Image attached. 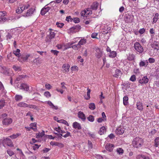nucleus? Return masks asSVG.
Masks as SVG:
<instances>
[{
  "label": "nucleus",
  "instance_id": "f257e3e1",
  "mask_svg": "<svg viewBox=\"0 0 159 159\" xmlns=\"http://www.w3.org/2000/svg\"><path fill=\"white\" fill-rule=\"evenodd\" d=\"M157 39L156 36L154 35H151L149 43H151L152 48L154 50L158 51L159 50V43L156 41Z\"/></svg>",
  "mask_w": 159,
  "mask_h": 159
},
{
  "label": "nucleus",
  "instance_id": "f03ea898",
  "mask_svg": "<svg viewBox=\"0 0 159 159\" xmlns=\"http://www.w3.org/2000/svg\"><path fill=\"white\" fill-rule=\"evenodd\" d=\"M143 143V139L139 137L134 139L132 142V145L134 148H138L141 147Z\"/></svg>",
  "mask_w": 159,
  "mask_h": 159
},
{
  "label": "nucleus",
  "instance_id": "7ed1b4c3",
  "mask_svg": "<svg viewBox=\"0 0 159 159\" xmlns=\"http://www.w3.org/2000/svg\"><path fill=\"white\" fill-rule=\"evenodd\" d=\"M134 47L135 50L139 54L142 53L144 51L143 47L139 42L135 43L134 44Z\"/></svg>",
  "mask_w": 159,
  "mask_h": 159
},
{
  "label": "nucleus",
  "instance_id": "20e7f679",
  "mask_svg": "<svg viewBox=\"0 0 159 159\" xmlns=\"http://www.w3.org/2000/svg\"><path fill=\"white\" fill-rule=\"evenodd\" d=\"M0 143H2L3 145L6 144L9 147L13 146V143L11 140L8 138H4L1 139Z\"/></svg>",
  "mask_w": 159,
  "mask_h": 159
},
{
  "label": "nucleus",
  "instance_id": "39448f33",
  "mask_svg": "<svg viewBox=\"0 0 159 159\" xmlns=\"http://www.w3.org/2000/svg\"><path fill=\"white\" fill-rule=\"evenodd\" d=\"M53 3L54 4H55L56 3L55 1L51 2L50 3L47 4L44 8H42L41 11V14L42 15H44L47 12H48L50 9V7L49 6L47 7V6L48 5L50 6L51 4Z\"/></svg>",
  "mask_w": 159,
  "mask_h": 159
},
{
  "label": "nucleus",
  "instance_id": "423d86ee",
  "mask_svg": "<svg viewBox=\"0 0 159 159\" xmlns=\"http://www.w3.org/2000/svg\"><path fill=\"white\" fill-rule=\"evenodd\" d=\"M55 34L53 30L50 31L49 34L46 36L45 40L47 42H51L54 38Z\"/></svg>",
  "mask_w": 159,
  "mask_h": 159
},
{
  "label": "nucleus",
  "instance_id": "0eeeda50",
  "mask_svg": "<svg viewBox=\"0 0 159 159\" xmlns=\"http://www.w3.org/2000/svg\"><path fill=\"white\" fill-rule=\"evenodd\" d=\"M29 7L30 5L28 4H26L25 5H20V7H18V9L16 10V12L20 13L24 10L27 9Z\"/></svg>",
  "mask_w": 159,
  "mask_h": 159
},
{
  "label": "nucleus",
  "instance_id": "6e6552de",
  "mask_svg": "<svg viewBox=\"0 0 159 159\" xmlns=\"http://www.w3.org/2000/svg\"><path fill=\"white\" fill-rule=\"evenodd\" d=\"M114 70L115 71V73L113 75V76L115 77L120 78L121 75L122 74L121 71L119 70L116 69L114 68L111 71H113Z\"/></svg>",
  "mask_w": 159,
  "mask_h": 159
},
{
  "label": "nucleus",
  "instance_id": "1a4fd4ad",
  "mask_svg": "<svg viewBox=\"0 0 159 159\" xmlns=\"http://www.w3.org/2000/svg\"><path fill=\"white\" fill-rule=\"evenodd\" d=\"M35 10L34 8H31L29 9L26 12L24 13L23 16L25 17L31 16L33 14Z\"/></svg>",
  "mask_w": 159,
  "mask_h": 159
},
{
  "label": "nucleus",
  "instance_id": "9d476101",
  "mask_svg": "<svg viewBox=\"0 0 159 159\" xmlns=\"http://www.w3.org/2000/svg\"><path fill=\"white\" fill-rule=\"evenodd\" d=\"M149 79L147 76H145L140 78L139 80V82L140 84H145L148 83Z\"/></svg>",
  "mask_w": 159,
  "mask_h": 159
},
{
  "label": "nucleus",
  "instance_id": "9b49d317",
  "mask_svg": "<svg viewBox=\"0 0 159 159\" xmlns=\"http://www.w3.org/2000/svg\"><path fill=\"white\" fill-rule=\"evenodd\" d=\"M12 121V120L11 118H4L2 120V123L3 125H8L11 124Z\"/></svg>",
  "mask_w": 159,
  "mask_h": 159
},
{
  "label": "nucleus",
  "instance_id": "f8f14e48",
  "mask_svg": "<svg viewBox=\"0 0 159 159\" xmlns=\"http://www.w3.org/2000/svg\"><path fill=\"white\" fill-rule=\"evenodd\" d=\"M125 130L123 126H120L116 129V133L118 135L122 134L124 133Z\"/></svg>",
  "mask_w": 159,
  "mask_h": 159
},
{
  "label": "nucleus",
  "instance_id": "ddd939ff",
  "mask_svg": "<svg viewBox=\"0 0 159 159\" xmlns=\"http://www.w3.org/2000/svg\"><path fill=\"white\" fill-rule=\"evenodd\" d=\"M133 16L129 15V14H126L125 16V20L127 22H130L132 21Z\"/></svg>",
  "mask_w": 159,
  "mask_h": 159
},
{
  "label": "nucleus",
  "instance_id": "4468645a",
  "mask_svg": "<svg viewBox=\"0 0 159 159\" xmlns=\"http://www.w3.org/2000/svg\"><path fill=\"white\" fill-rule=\"evenodd\" d=\"M70 65L68 64H64L62 66L63 69V73L68 72L69 71Z\"/></svg>",
  "mask_w": 159,
  "mask_h": 159
},
{
  "label": "nucleus",
  "instance_id": "2eb2a0df",
  "mask_svg": "<svg viewBox=\"0 0 159 159\" xmlns=\"http://www.w3.org/2000/svg\"><path fill=\"white\" fill-rule=\"evenodd\" d=\"M148 65V62L147 60H141L139 63L140 67H147Z\"/></svg>",
  "mask_w": 159,
  "mask_h": 159
},
{
  "label": "nucleus",
  "instance_id": "dca6fc26",
  "mask_svg": "<svg viewBox=\"0 0 159 159\" xmlns=\"http://www.w3.org/2000/svg\"><path fill=\"white\" fill-rule=\"evenodd\" d=\"M78 117L79 118L81 119L83 121H84L86 119V117L84 114L83 112L80 111L78 113Z\"/></svg>",
  "mask_w": 159,
  "mask_h": 159
},
{
  "label": "nucleus",
  "instance_id": "f3484780",
  "mask_svg": "<svg viewBox=\"0 0 159 159\" xmlns=\"http://www.w3.org/2000/svg\"><path fill=\"white\" fill-rule=\"evenodd\" d=\"M96 51L95 56L98 58H100L102 56V51L98 48H96Z\"/></svg>",
  "mask_w": 159,
  "mask_h": 159
},
{
  "label": "nucleus",
  "instance_id": "a211bd4d",
  "mask_svg": "<svg viewBox=\"0 0 159 159\" xmlns=\"http://www.w3.org/2000/svg\"><path fill=\"white\" fill-rule=\"evenodd\" d=\"M0 70L1 73L6 75L8 74L9 73L8 69L5 66H1Z\"/></svg>",
  "mask_w": 159,
  "mask_h": 159
},
{
  "label": "nucleus",
  "instance_id": "6ab92c4d",
  "mask_svg": "<svg viewBox=\"0 0 159 159\" xmlns=\"http://www.w3.org/2000/svg\"><path fill=\"white\" fill-rule=\"evenodd\" d=\"M19 88L21 89H23L26 91H28L29 90V86L26 84L22 83L21 84Z\"/></svg>",
  "mask_w": 159,
  "mask_h": 159
},
{
  "label": "nucleus",
  "instance_id": "aec40b11",
  "mask_svg": "<svg viewBox=\"0 0 159 159\" xmlns=\"http://www.w3.org/2000/svg\"><path fill=\"white\" fill-rule=\"evenodd\" d=\"M73 128L78 129H81L80 125L76 122H75L73 123Z\"/></svg>",
  "mask_w": 159,
  "mask_h": 159
},
{
  "label": "nucleus",
  "instance_id": "412c9836",
  "mask_svg": "<svg viewBox=\"0 0 159 159\" xmlns=\"http://www.w3.org/2000/svg\"><path fill=\"white\" fill-rule=\"evenodd\" d=\"M46 102L47 104L50 106L51 108L55 110H57L58 109V107L57 106H54L51 101H47Z\"/></svg>",
  "mask_w": 159,
  "mask_h": 159
},
{
  "label": "nucleus",
  "instance_id": "4be33fe9",
  "mask_svg": "<svg viewBox=\"0 0 159 159\" xmlns=\"http://www.w3.org/2000/svg\"><path fill=\"white\" fill-rule=\"evenodd\" d=\"M75 42L72 41L71 42L69 43L66 44H64V49H66L71 47V45L75 43Z\"/></svg>",
  "mask_w": 159,
  "mask_h": 159
},
{
  "label": "nucleus",
  "instance_id": "5701e85b",
  "mask_svg": "<svg viewBox=\"0 0 159 159\" xmlns=\"http://www.w3.org/2000/svg\"><path fill=\"white\" fill-rule=\"evenodd\" d=\"M30 126L31 127V129H32L34 131H37V124L36 123L30 124Z\"/></svg>",
  "mask_w": 159,
  "mask_h": 159
},
{
  "label": "nucleus",
  "instance_id": "b1692460",
  "mask_svg": "<svg viewBox=\"0 0 159 159\" xmlns=\"http://www.w3.org/2000/svg\"><path fill=\"white\" fill-rule=\"evenodd\" d=\"M30 54H28L25 56L22 55L21 57V60L20 61L22 62L27 61L28 59V58L30 57Z\"/></svg>",
  "mask_w": 159,
  "mask_h": 159
},
{
  "label": "nucleus",
  "instance_id": "393cba45",
  "mask_svg": "<svg viewBox=\"0 0 159 159\" xmlns=\"http://www.w3.org/2000/svg\"><path fill=\"white\" fill-rule=\"evenodd\" d=\"M17 106L20 107H28V105L24 102H20L17 104Z\"/></svg>",
  "mask_w": 159,
  "mask_h": 159
},
{
  "label": "nucleus",
  "instance_id": "a878e982",
  "mask_svg": "<svg viewBox=\"0 0 159 159\" xmlns=\"http://www.w3.org/2000/svg\"><path fill=\"white\" fill-rule=\"evenodd\" d=\"M137 108L140 111H142L143 109V106L142 103L140 102H138L136 104Z\"/></svg>",
  "mask_w": 159,
  "mask_h": 159
},
{
  "label": "nucleus",
  "instance_id": "bb28decb",
  "mask_svg": "<svg viewBox=\"0 0 159 159\" xmlns=\"http://www.w3.org/2000/svg\"><path fill=\"white\" fill-rule=\"evenodd\" d=\"M106 132V128L104 126L101 127L98 131V133L100 135H102Z\"/></svg>",
  "mask_w": 159,
  "mask_h": 159
},
{
  "label": "nucleus",
  "instance_id": "cd10ccee",
  "mask_svg": "<svg viewBox=\"0 0 159 159\" xmlns=\"http://www.w3.org/2000/svg\"><path fill=\"white\" fill-rule=\"evenodd\" d=\"M87 40L86 39H81L78 43V45L80 47L82 45H84L86 43Z\"/></svg>",
  "mask_w": 159,
  "mask_h": 159
},
{
  "label": "nucleus",
  "instance_id": "c85d7f7f",
  "mask_svg": "<svg viewBox=\"0 0 159 159\" xmlns=\"http://www.w3.org/2000/svg\"><path fill=\"white\" fill-rule=\"evenodd\" d=\"M20 49H17L16 50L13 51V53L16 57H19L20 56Z\"/></svg>",
  "mask_w": 159,
  "mask_h": 159
},
{
  "label": "nucleus",
  "instance_id": "c756f323",
  "mask_svg": "<svg viewBox=\"0 0 159 159\" xmlns=\"http://www.w3.org/2000/svg\"><path fill=\"white\" fill-rule=\"evenodd\" d=\"M129 98L127 96H125L123 98V104L124 105L126 106L128 104V103Z\"/></svg>",
  "mask_w": 159,
  "mask_h": 159
},
{
  "label": "nucleus",
  "instance_id": "7c9ffc66",
  "mask_svg": "<svg viewBox=\"0 0 159 159\" xmlns=\"http://www.w3.org/2000/svg\"><path fill=\"white\" fill-rule=\"evenodd\" d=\"M159 145V137H157L155 138L154 140V146L157 147Z\"/></svg>",
  "mask_w": 159,
  "mask_h": 159
},
{
  "label": "nucleus",
  "instance_id": "2f4dec72",
  "mask_svg": "<svg viewBox=\"0 0 159 159\" xmlns=\"http://www.w3.org/2000/svg\"><path fill=\"white\" fill-rule=\"evenodd\" d=\"M98 3L97 2H94L91 6V9L93 10H96L98 7Z\"/></svg>",
  "mask_w": 159,
  "mask_h": 159
},
{
  "label": "nucleus",
  "instance_id": "473e14b6",
  "mask_svg": "<svg viewBox=\"0 0 159 159\" xmlns=\"http://www.w3.org/2000/svg\"><path fill=\"white\" fill-rule=\"evenodd\" d=\"M159 15L158 13H156L155 14L154 17L153 18V22L155 23L157 22L159 19Z\"/></svg>",
  "mask_w": 159,
  "mask_h": 159
},
{
  "label": "nucleus",
  "instance_id": "72a5a7b5",
  "mask_svg": "<svg viewBox=\"0 0 159 159\" xmlns=\"http://www.w3.org/2000/svg\"><path fill=\"white\" fill-rule=\"evenodd\" d=\"M116 151L117 153L120 155H122L124 153V150L121 148H117Z\"/></svg>",
  "mask_w": 159,
  "mask_h": 159
},
{
  "label": "nucleus",
  "instance_id": "f704fd0d",
  "mask_svg": "<svg viewBox=\"0 0 159 159\" xmlns=\"http://www.w3.org/2000/svg\"><path fill=\"white\" fill-rule=\"evenodd\" d=\"M57 122L59 123H61L63 124H64L67 125V126H69V125L68 123V122L66 120H64L61 119V120H57Z\"/></svg>",
  "mask_w": 159,
  "mask_h": 159
},
{
  "label": "nucleus",
  "instance_id": "c9c22d12",
  "mask_svg": "<svg viewBox=\"0 0 159 159\" xmlns=\"http://www.w3.org/2000/svg\"><path fill=\"white\" fill-rule=\"evenodd\" d=\"M22 99V96L19 95H16L15 96V100L16 101H20Z\"/></svg>",
  "mask_w": 159,
  "mask_h": 159
},
{
  "label": "nucleus",
  "instance_id": "e433bc0d",
  "mask_svg": "<svg viewBox=\"0 0 159 159\" xmlns=\"http://www.w3.org/2000/svg\"><path fill=\"white\" fill-rule=\"evenodd\" d=\"M137 159H149L148 157L142 155H138L137 157Z\"/></svg>",
  "mask_w": 159,
  "mask_h": 159
},
{
  "label": "nucleus",
  "instance_id": "4c0bfd02",
  "mask_svg": "<svg viewBox=\"0 0 159 159\" xmlns=\"http://www.w3.org/2000/svg\"><path fill=\"white\" fill-rule=\"evenodd\" d=\"M21 134L20 133H17L16 134H13L12 135L9 136V137L12 139H15L20 136Z\"/></svg>",
  "mask_w": 159,
  "mask_h": 159
},
{
  "label": "nucleus",
  "instance_id": "58836bf2",
  "mask_svg": "<svg viewBox=\"0 0 159 159\" xmlns=\"http://www.w3.org/2000/svg\"><path fill=\"white\" fill-rule=\"evenodd\" d=\"M44 135V132L43 131L42 132H39L38 134H36V137L38 138H39L42 137Z\"/></svg>",
  "mask_w": 159,
  "mask_h": 159
},
{
  "label": "nucleus",
  "instance_id": "ea45409f",
  "mask_svg": "<svg viewBox=\"0 0 159 159\" xmlns=\"http://www.w3.org/2000/svg\"><path fill=\"white\" fill-rule=\"evenodd\" d=\"M33 62L37 65H39L41 63L39 58H36L34 59L33 61Z\"/></svg>",
  "mask_w": 159,
  "mask_h": 159
},
{
  "label": "nucleus",
  "instance_id": "a19ab883",
  "mask_svg": "<svg viewBox=\"0 0 159 159\" xmlns=\"http://www.w3.org/2000/svg\"><path fill=\"white\" fill-rule=\"evenodd\" d=\"M111 50L110 49V57H114L116 55V51H112L110 52Z\"/></svg>",
  "mask_w": 159,
  "mask_h": 159
},
{
  "label": "nucleus",
  "instance_id": "79ce46f5",
  "mask_svg": "<svg viewBox=\"0 0 159 159\" xmlns=\"http://www.w3.org/2000/svg\"><path fill=\"white\" fill-rule=\"evenodd\" d=\"M28 107L32 109H34L36 110H39L38 107L34 105H28Z\"/></svg>",
  "mask_w": 159,
  "mask_h": 159
},
{
  "label": "nucleus",
  "instance_id": "37998d69",
  "mask_svg": "<svg viewBox=\"0 0 159 159\" xmlns=\"http://www.w3.org/2000/svg\"><path fill=\"white\" fill-rule=\"evenodd\" d=\"M134 56L133 54H129L128 57L127 59L129 61H132L134 59Z\"/></svg>",
  "mask_w": 159,
  "mask_h": 159
},
{
  "label": "nucleus",
  "instance_id": "c03bdc74",
  "mask_svg": "<svg viewBox=\"0 0 159 159\" xmlns=\"http://www.w3.org/2000/svg\"><path fill=\"white\" fill-rule=\"evenodd\" d=\"M87 97L85 98L86 100H88L90 98V93L91 91L90 89L88 88L87 89Z\"/></svg>",
  "mask_w": 159,
  "mask_h": 159
},
{
  "label": "nucleus",
  "instance_id": "a18cd8bd",
  "mask_svg": "<svg viewBox=\"0 0 159 159\" xmlns=\"http://www.w3.org/2000/svg\"><path fill=\"white\" fill-rule=\"evenodd\" d=\"M8 59L10 61H12L13 60V57H12V55L11 53L10 52L7 55Z\"/></svg>",
  "mask_w": 159,
  "mask_h": 159
},
{
  "label": "nucleus",
  "instance_id": "49530a36",
  "mask_svg": "<svg viewBox=\"0 0 159 159\" xmlns=\"http://www.w3.org/2000/svg\"><path fill=\"white\" fill-rule=\"evenodd\" d=\"M88 120L90 122H93L94 121V117L92 115H89L87 118Z\"/></svg>",
  "mask_w": 159,
  "mask_h": 159
},
{
  "label": "nucleus",
  "instance_id": "de8ad7c7",
  "mask_svg": "<svg viewBox=\"0 0 159 159\" xmlns=\"http://www.w3.org/2000/svg\"><path fill=\"white\" fill-rule=\"evenodd\" d=\"M89 108L91 110H94L95 108V106L94 103H90L89 104Z\"/></svg>",
  "mask_w": 159,
  "mask_h": 159
},
{
  "label": "nucleus",
  "instance_id": "09e8293b",
  "mask_svg": "<svg viewBox=\"0 0 159 159\" xmlns=\"http://www.w3.org/2000/svg\"><path fill=\"white\" fill-rule=\"evenodd\" d=\"M87 11L86 10H84L81 11V16L84 17V19H85V17L86 18L87 16L86 14Z\"/></svg>",
  "mask_w": 159,
  "mask_h": 159
},
{
  "label": "nucleus",
  "instance_id": "8fccbe9b",
  "mask_svg": "<svg viewBox=\"0 0 159 159\" xmlns=\"http://www.w3.org/2000/svg\"><path fill=\"white\" fill-rule=\"evenodd\" d=\"M13 69L16 71H19L21 69L20 67L17 66L16 65H14L12 67Z\"/></svg>",
  "mask_w": 159,
  "mask_h": 159
},
{
  "label": "nucleus",
  "instance_id": "3c124183",
  "mask_svg": "<svg viewBox=\"0 0 159 159\" xmlns=\"http://www.w3.org/2000/svg\"><path fill=\"white\" fill-rule=\"evenodd\" d=\"M7 19L4 17H0V24L4 23L6 20Z\"/></svg>",
  "mask_w": 159,
  "mask_h": 159
},
{
  "label": "nucleus",
  "instance_id": "603ef678",
  "mask_svg": "<svg viewBox=\"0 0 159 159\" xmlns=\"http://www.w3.org/2000/svg\"><path fill=\"white\" fill-rule=\"evenodd\" d=\"M88 134L89 137H90L93 139H94L95 138V135L94 133L90 132L88 133Z\"/></svg>",
  "mask_w": 159,
  "mask_h": 159
},
{
  "label": "nucleus",
  "instance_id": "864d4df0",
  "mask_svg": "<svg viewBox=\"0 0 159 159\" xmlns=\"http://www.w3.org/2000/svg\"><path fill=\"white\" fill-rule=\"evenodd\" d=\"M56 146H58L60 148H62L64 147V145L62 143L57 142Z\"/></svg>",
  "mask_w": 159,
  "mask_h": 159
},
{
  "label": "nucleus",
  "instance_id": "5fc2aeb1",
  "mask_svg": "<svg viewBox=\"0 0 159 159\" xmlns=\"http://www.w3.org/2000/svg\"><path fill=\"white\" fill-rule=\"evenodd\" d=\"M64 44H57L56 47L58 49H64Z\"/></svg>",
  "mask_w": 159,
  "mask_h": 159
},
{
  "label": "nucleus",
  "instance_id": "6e6d98bb",
  "mask_svg": "<svg viewBox=\"0 0 159 159\" xmlns=\"http://www.w3.org/2000/svg\"><path fill=\"white\" fill-rule=\"evenodd\" d=\"M26 76L25 75H19L16 78V80L19 81L22 78H25Z\"/></svg>",
  "mask_w": 159,
  "mask_h": 159
},
{
  "label": "nucleus",
  "instance_id": "4d7b16f0",
  "mask_svg": "<svg viewBox=\"0 0 159 159\" xmlns=\"http://www.w3.org/2000/svg\"><path fill=\"white\" fill-rule=\"evenodd\" d=\"M7 152L10 156H11L14 154L12 151L9 149L7 150Z\"/></svg>",
  "mask_w": 159,
  "mask_h": 159
},
{
  "label": "nucleus",
  "instance_id": "13d9d810",
  "mask_svg": "<svg viewBox=\"0 0 159 159\" xmlns=\"http://www.w3.org/2000/svg\"><path fill=\"white\" fill-rule=\"evenodd\" d=\"M130 80L132 82H134L136 80V77L134 75H132L130 77Z\"/></svg>",
  "mask_w": 159,
  "mask_h": 159
},
{
  "label": "nucleus",
  "instance_id": "bf43d9fd",
  "mask_svg": "<svg viewBox=\"0 0 159 159\" xmlns=\"http://www.w3.org/2000/svg\"><path fill=\"white\" fill-rule=\"evenodd\" d=\"M71 47L73 48V49L75 50H78L79 48H80L79 46L78 45V44H77L76 45H73Z\"/></svg>",
  "mask_w": 159,
  "mask_h": 159
},
{
  "label": "nucleus",
  "instance_id": "052dcab7",
  "mask_svg": "<svg viewBox=\"0 0 159 159\" xmlns=\"http://www.w3.org/2000/svg\"><path fill=\"white\" fill-rule=\"evenodd\" d=\"M44 95L47 98H49L51 97V95L48 91L45 92L44 93Z\"/></svg>",
  "mask_w": 159,
  "mask_h": 159
},
{
  "label": "nucleus",
  "instance_id": "680f3d73",
  "mask_svg": "<svg viewBox=\"0 0 159 159\" xmlns=\"http://www.w3.org/2000/svg\"><path fill=\"white\" fill-rule=\"evenodd\" d=\"M66 134L63 136V137L64 138H67L68 137H70V136L71 137V136L70 133V132H69L68 131H66Z\"/></svg>",
  "mask_w": 159,
  "mask_h": 159
},
{
  "label": "nucleus",
  "instance_id": "e2e57ef3",
  "mask_svg": "<svg viewBox=\"0 0 159 159\" xmlns=\"http://www.w3.org/2000/svg\"><path fill=\"white\" fill-rule=\"evenodd\" d=\"M40 145H38L37 144H35L33 146V149L35 150L39 148Z\"/></svg>",
  "mask_w": 159,
  "mask_h": 159
},
{
  "label": "nucleus",
  "instance_id": "0e129e2a",
  "mask_svg": "<svg viewBox=\"0 0 159 159\" xmlns=\"http://www.w3.org/2000/svg\"><path fill=\"white\" fill-rule=\"evenodd\" d=\"M91 8H88L86 10L87 11V13L86 14L87 16L88 15H89L90 14H91L92 13V11L91 10Z\"/></svg>",
  "mask_w": 159,
  "mask_h": 159
},
{
  "label": "nucleus",
  "instance_id": "69168bd1",
  "mask_svg": "<svg viewBox=\"0 0 159 159\" xmlns=\"http://www.w3.org/2000/svg\"><path fill=\"white\" fill-rule=\"evenodd\" d=\"M88 145L89 149H92L93 148V145L91 142L89 140L88 141Z\"/></svg>",
  "mask_w": 159,
  "mask_h": 159
},
{
  "label": "nucleus",
  "instance_id": "338daca9",
  "mask_svg": "<svg viewBox=\"0 0 159 159\" xmlns=\"http://www.w3.org/2000/svg\"><path fill=\"white\" fill-rule=\"evenodd\" d=\"M7 13L5 11H0V17H4L6 15Z\"/></svg>",
  "mask_w": 159,
  "mask_h": 159
},
{
  "label": "nucleus",
  "instance_id": "774afa93",
  "mask_svg": "<svg viewBox=\"0 0 159 159\" xmlns=\"http://www.w3.org/2000/svg\"><path fill=\"white\" fill-rule=\"evenodd\" d=\"M51 52L55 55H57L58 53L59 52V51L56 50H52Z\"/></svg>",
  "mask_w": 159,
  "mask_h": 159
}]
</instances>
